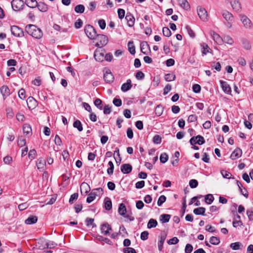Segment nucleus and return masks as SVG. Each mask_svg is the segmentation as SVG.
I'll use <instances>...</instances> for the list:
<instances>
[{
  "label": "nucleus",
  "mask_w": 253,
  "mask_h": 253,
  "mask_svg": "<svg viewBox=\"0 0 253 253\" xmlns=\"http://www.w3.org/2000/svg\"><path fill=\"white\" fill-rule=\"evenodd\" d=\"M78 193H74L73 194L71 195V196H70V198L69 199V203L70 204H72L74 203V202L75 200H76L78 198Z\"/></svg>",
  "instance_id": "nucleus-54"
},
{
  "label": "nucleus",
  "mask_w": 253,
  "mask_h": 253,
  "mask_svg": "<svg viewBox=\"0 0 253 253\" xmlns=\"http://www.w3.org/2000/svg\"><path fill=\"white\" fill-rule=\"evenodd\" d=\"M27 103L30 109H33L38 105V102L33 97L30 96L27 100Z\"/></svg>",
  "instance_id": "nucleus-10"
},
{
  "label": "nucleus",
  "mask_w": 253,
  "mask_h": 253,
  "mask_svg": "<svg viewBox=\"0 0 253 253\" xmlns=\"http://www.w3.org/2000/svg\"><path fill=\"white\" fill-rule=\"evenodd\" d=\"M206 211V209L204 207H199L195 209L193 211V212L196 215H205V212Z\"/></svg>",
  "instance_id": "nucleus-31"
},
{
  "label": "nucleus",
  "mask_w": 253,
  "mask_h": 253,
  "mask_svg": "<svg viewBox=\"0 0 253 253\" xmlns=\"http://www.w3.org/2000/svg\"><path fill=\"white\" fill-rule=\"evenodd\" d=\"M25 3L23 0H12L11 2L12 8L13 10L17 11L22 9Z\"/></svg>",
  "instance_id": "nucleus-4"
},
{
  "label": "nucleus",
  "mask_w": 253,
  "mask_h": 253,
  "mask_svg": "<svg viewBox=\"0 0 253 253\" xmlns=\"http://www.w3.org/2000/svg\"><path fill=\"white\" fill-rule=\"evenodd\" d=\"M175 75L173 74L168 73L165 76V80L167 82H170L175 80Z\"/></svg>",
  "instance_id": "nucleus-45"
},
{
  "label": "nucleus",
  "mask_w": 253,
  "mask_h": 253,
  "mask_svg": "<svg viewBox=\"0 0 253 253\" xmlns=\"http://www.w3.org/2000/svg\"><path fill=\"white\" fill-rule=\"evenodd\" d=\"M242 150L239 148H237L235 149L234 150V151L232 153V154L230 156V158L232 160H235L241 157L242 156Z\"/></svg>",
  "instance_id": "nucleus-13"
},
{
  "label": "nucleus",
  "mask_w": 253,
  "mask_h": 253,
  "mask_svg": "<svg viewBox=\"0 0 253 253\" xmlns=\"http://www.w3.org/2000/svg\"><path fill=\"white\" fill-rule=\"evenodd\" d=\"M242 43L243 47L247 50H249L251 48V43L249 41L246 39L242 40Z\"/></svg>",
  "instance_id": "nucleus-33"
},
{
  "label": "nucleus",
  "mask_w": 253,
  "mask_h": 253,
  "mask_svg": "<svg viewBox=\"0 0 253 253\" xmlns=\"http://www.w3.org/2000/svg\"><path fill=\"white\" fill-rule=\"evenodd\" d=\"M153 142L155 144H160L162 142V138L159 135H155L153 138Z\"/></svg>",
  "instance_id": "nucleus-57"
},
{
  "label": "nucleus",
  "mask_w": 253,
  "mask_h": 253,
  "mask_svg": "<svg viewBox=\"0 0 253 253\" xmlns=\"http://www.w3.org/2000/svg\"><path fill=\"white\" fill-rule=\"evenodd\" d=\"M104 80L106 83L110 84L113 82L114 77L111 70L109 69H106L104 71Z\"/></svg>",
  "instance_id": "nucleus-6"
},
{
  "label": "nucleus",
  "mask_w": 253,
  "mask_h": 253,
  "mask_svg": "<svg viewBox=\"0 0 253 253\" xmlns=\"http://www.w3.org/2000/svg\"><path fill=\"white\" fill-rule=\"evenodd\" d=\"M85 9V7L83 4H78L75 7L74 10L76 12L78 13H84Z\"/></svg>",
  "instance_id": "nucleus-40"
},
{
  "label": "nucleus",
  "mask_w": 253,
  "mask_h": 253,
  "mask_svg": "<svg viewBox=\"0 0 253 253\" xmlns=\"http://www.w3.org/2000/svg\"><path fill=\"white\" fill-rule=\"evenodd\" d=\"M18 96L19 98L23 100L25 98V90L24 89L22 88L19 90Z\"/></svg>",
  "instance_id": "nucleus-62"
},
{
  "label": "nucleus",
  "mask_w": 253,
  "mask_h": 253,
  "mask_svg": "<svg viewBox=\"0 0 253 253\" xmlns=\"http://www.w3.org/2000/svg\"><path fill=\"white\" fill-rule=\"evenodd\" d=\"M0 93L4 99L6 98L10 95V89L6 85L2 86L0 88Z\"/></svg>",
  "instance_id": "nucleus-17"
},
{
  "label": "nucleus",
  "mask_w": 253,
  "mask_h": 253,
  "mask_svg": "<svg viewBox=\"0 0 253 253\" xmlns=\"http://www.w3.org/2000/svg\"><path fill=\"white\" fill-rule=\"evenodd\" d=\"M149 233L147 231L142 232L140 235V239L142 240H146L148 238Z\"/></svg>",
  "instance_id": "nucleus-64"
},
{
  "label": "nucleus",
  "mask_w": 253,
  "mask_h": 253,
  "mask_svg": "<svg viewBox=\"0 0 253 253\" xmlns=\"http://www.w3.org/2000/svg\"><path fill=\"white\" fill-rule=\"evenodd\" d=\"M84 32L90 39H94L97 34L94 27L90 25H87L84 27Z\"/></svg>",
  "instance_id": "nucleus-3"
},
{
  "label": "nucleus",
  "mask_w": 253,
  "mask_h": 253,
  "mask_svg": "<svg viewBox=\"0 0 253 253\" xmlns=\"http://www.w3.org/2000/svg\"><path fill=\"white\" fill-rule=\"evenodd\" d=\"M241 246H242V244L240 242L233 243L230 245V248L233 250H238L240 249Z\"/></svg>",
  "instance_id": "nucleus-43"
},
{
  "label": "nucleus",
  "mask_w": 253,
  "mask_h": 253,
  "mask_svg": "<svg viewBox=\"0 0 253 253\" xmlns=\"http://www.w3.org/2000/svg\"><path fill=\"white\" fill-rule=\"evenodd\" d=\"M118 17L120 19H122L125 15V11L124 9L119 8L118 9Z\"/></svg>",
  "instance_id": "nucleus-63"
},
{
  "label": "nucleus",
  "mask_w": 253,
  "mask_h": 253,
  "mask_svg": "<svg viewBox=\"0 0 253 253\" xmlns=\"http://www.w3.org/2000/svg\"><path fill=\"white\" fill-rule=\"evenodd\" d=\"M124 253H137L135 250L132 248L127 247L123 249Z\"/></svg>",
  "instance_id": "nucleus-61"
},
{
  "label": "nucleus",
  "mask_w": 253,
  "mask_h": 253,
  "mask_svg": "<svg viewBox=\"0 0 253 253\" xmlns=\"http://www.w3.org/2000/svg\"><path fill=\"white\" fill-rule=\"evenodd\" d=\"M198 185V182L196 179H191L189 181V186L191 188H196Z\"/></svg>",
  "instance_id": "nucleus-55"
},
{
  "label": "nucleus",
  "mask_w": 253,
  "mask_h": 253,
  "mask_svg": "<svg viewBox=\"0 0 253 253\" xmlns=\"http://www.w3.org/2000/svg\"><path fill=\"white\" fill-rule=\"evenodd\" d=\"M96 37H97V40H99L100 44L104 46L107 43L108 39L105 35L99 34Z\"/></svg>",
  "instance_id": "nucleus-23"
},
{
  "label": "nucleus",
  "mask_w": 253,
  "mask_h": 253,
  "mask_svg": "<svg viewBox=\"0 0 253 253\" xmlns=\"http://www.w3.org/2000/svg\"><path fill=\"white\" fill-rule=\"evenodd\" d=\"M10 30L12 34L16 37H22L24 36L23 30L17 26H11Z\"/></svg>",
  "instance_id": "nucleus-5"
},
{
  "label": "nucleus",
  "mask_w": 253,
  "mask_h": 253,
  "mask_svg": "<svg viewBox=\"0 0 253 253\" xmlns=\"http://www.w3.org/2000/svg\"><path fill=\"white\" fill-rule=\"evenodd\" d=\"M197 12L200 18L203 21L208 20V13L205 8L202 6L197 7Z\"/></svg>",
  "instance_id": "nucleus-7"
},
{
  "label": "nucleus",
  "mask_w": 253,
  "mask_h": 253,
  "mask_svg": "<svg viewBox=\"0 0 253 253\" xmlns=\"http://www.w3.org/2000/svg\"><path fill=\"white\" fill-rule=\"evenodd\" d=\"M212 36L213 40L219 44H220V42L222 41V39L221 38L219 35L214 32H212Z\"/></svg>",
  "instance_id": "nucleus-47"
},
{
  "label": "nucleus",
  "mask_w": 253,
  "mask_h": 253,
  "mask_svg": "<svg viewBox=\"0 0 253 253\" xmlns=\"http://www.w3.org/2000/svg\"><path fill=\"white\" fill-rule=\"evenodd\" d=\"M125 19L127 21V26L129 27L133 26L135 23V18L134 16L129 12H127L125 17Z\"/></svg>",
  "instance_id": "nucleus-9"
},
{
  "label": "nucleus",
  "mask_w": 253,
  "mask_h": 253,
  "mask_svg": "<svg viewBox=\"0 0 253 253\" xmlns=\"http://www.w3.org/2000/svg\"><path fill=\"white\" fill-rule=\"evenodd\" d=\"M169 159V156L166 153H162L160 157L161 163L164 164L166 163Z\"/></svg>",
  "instance_id": "nucleus-44"
},
{
  "label": "nucleus",
  "mask_w": 253,
  "mask_h": 253,
  "mask_svg": "<svg viewBox=\"0 0 253 253\" xmlns=\"http://www.w3.org/2000/svg\"><path fill=\"white\" fill-rule=\"evenodd\" d=\"M118 212L122 216L125 215L126 212V209L124 204L121 203L120 204L118 209Z\"/></svg>",
  "instance_id": "nucleus-30"
},
{
  "label": "nucleus",
  "mask_w": 253,
  "mask_h": 253,
  "mask_svg": "<svg viewBox=\"0 0 253 253\" xmlns=\"http://www.w3.org/2000/svg\"><path fill=\"white\" fill-rule=\"evenodd\" d=\"M196 138L197 144L201 145L205 143V140L203 136L198 135L196 136Z\"/></svg>",
  "instance_id": "nucleus-52"
},
{
  "label": "nucleus",
  "mask_w": 253,
  "mask_h": 253,
  "mask_svg": "<svg viewBox=\"0 0 253 253\" xmlns=\"http://www.w3.org/2000/svg\"><path fill=\"white\" fill-rule=\"evenodd\" d=\"M25 31L29 35L36 39H40L42 36V30L35 25H27L25 27Z\"/></svg>",
  "instance_id": "nucleus-1"
},
{
  "label": "nucleus",
  "mask_w": 253,
  "mask_h": 253,
  "mask_svg": "<svg viewBox=\"0 0 253 253\" xmlns=\"http://www.w3.org/2000/svg\"><path fill=\"white\" fill-rule=\"evenodd\" d=\"M132 87L131 81L127 79L126 83H124L122 85L121 90L123 92H126L129 90Z\"/></svg>",
  "instance_id": "nucleus-18"
},
{
  "label": "nucleus",
  "mask_w": 253,
  "mask_h": 253,
  "mask_svg": "<svg viewBox=\"0 0 253 253\" xmlns=\"http://www.w3.org/2000/svg\"><path fill=\"white\" fill-rule=\"evenodd\" d=\"M163 34L165 37H169L171 36V32L168 27H165L163 28Z\"/></svg>",
  "instance_id": "nucleus-49"
},
{
  "label": "nucleus",
  "mask_w": 253,
  "mask_h": 253,
  "mask_svg": "<svg viewBox=\"0 0 253 253\" xmlns=\"http://www.w3.org/2000/svg\"><path fill=\"white\" fill-rule=\"evenodd\" d=\"M132 167L129 164H123L121 167V170L124 174L129 173L132 171Z\"/></svg>",
  "instance_id": "nucleus-12"
},
{
  "label": "nucleus",
  "mask_w": 253,
  "mask_h": 253,
  "mask_svg": "<svg viewBox=\"0 0 253 253\" xmlns=\"http://www.w3.org/2000/svg\"><path fill=\"white\" fill-rule=\"evenodd\" d=\"M37 155V152L35 149L30 150L28 153V157L29 159L33 160L35 159L36 155Z\"/></svg>",
  "instance_id": "nucleus-58"
},
{
  "label": "nucleus",
  "mask_w": 253,
  "mask_h": 253,
  "mask_svg": "<svg viewBox=\"0 0 253 253\" xmlns=\"http://www.w3.org/2000/svg\"><path fill=\"white\" fill-rule=\"evenodd\" d=\"M105 51L104 49L96 50L94 53V57L95 59L98 62H102L104 59V54Z\"/></svg>",
  "instance_id": "nucleus-8"
},
{
  "label": "nucleus",
  "mask_w": 253,
  "mask_h": 253,
  "mask_svg": "<svg viewBox=\"0 0 253 253\" xmlns=\"http://www.w3.org/2000/svg\"><path fill=\"white\" fill-rule=\"evenodd\" d=\"M166 201V197L164 195H161L159 198L158 202H157V205L158 206L160 207L162 205V204L165 203Z\"/></svg>",
  "instance_id": "nucleus-51"
},
{
  "label": "nucleus",
  "mask_w": 253,
  "mask_h": 253,
  "mask_svg": "<svg viewBox=\"0 0 253 253\" xmlns=\"http://www.w3.org/2000/svg\"><path fill=\"white\" fill-rule=\"evenodd\" d=\"M192 89L194 92L198 93L201 91V87L199 84H194L192 86Z\"/></svg>",
  "instance_id": "nucleus-59"
},
{
  "label": "nucleus",
  "mask_w": 253,
  "mask_h": 253,
  "mask_svg": "<svg viewBox=\"0 0 253 253\" xmlns=\"http://www.w3.org/2000/svg\"><path fill=\"white\" fill-rule=\"evenodd\" d=\"M73 127L77 128L79 131H82L83 130L82 124L80 121L77 120L73 123Z\"/></svg>",
  "instance_id": "nucleus-35"
},
{
  "label": "nucleus",
  "mask_w": 253,
  "mask_h": 253,
  "mask_svg": "<svg viewBox=\"0 0 253 253\" xmlns=\"http://www.w3.org/2000/svg\"><path fill=\"white\" fill-rule=\"evenodd\" d=\"M201 46L202 47V53L203 55H206L209 52V49H210V48L207 44L203 43L201 44Z\"/></svg>",
  "instance_id": "nucleus-39"
},
{
  "label": "nucleus",
  "mask_w": 253,
  "mask_h": 253,
  "mask_svg": "<svg viewBox=\"0 0 253 253\" xmlns=\"http://www.w3.org/2000/svg\"><path fill=\"white\" fill-rule=\"evenodd\" d=\"M220 84L223 91L227 94H230L231 92V88L227 82L223 81H220Z\"/></svg>",
  "instance_id": "nucleus-15"
},
{
  "label": "nucleus",
  "mask_w": 253,
  "mask_h": 253,
  "mask_svg": "<svg viewBox=\"0 0 253 253\" xmlns=\"http://www.w3.org/2000/svg\"><path fill=\"white\" fill-rule=\"evenodd\" d=\"M23 131L24 133L29 134L32 133V128L30 125L28 124H25L23 126Z\"/></svg>",
  "instance_id": "nucleus-38"
},
{
  "label": "nucleus",
  "mask_w": 253,
  "mask_h": 253,
  "mask_svg": "<svg viewBox=\"0 0 253 253\" xmlns=\"http://www.w3.org/2000/svg\"><path fill=\"white\" fill-rule=\"evenodd\" d=\"M102 101L99 98H96L94 101V104L95 106H96L100 110H102L103 107L102 106Z\"/></svg>",
  "instance_id": "nucleus-48"
},
{
  "label": "nucleus",
  "mask_w": 253,
  "mask_h": 253,
  "mask_svg": "<svg viewBox=\"0 0 253 253\" xmlns=\"http://www.w3.org/2000/svg\"><path fill=\"white\" fill-rule=\"evenodd\" d=\"M158 225V222L156 219H154L153 218H151L149 220L148 224H147V228H154L157 226Z\"/></svg>",
  "instance_id": "nucleus-34"
},
{
  "label": "nucleus",
  "mask_w": 253,
  "mask_h": 253,
  "mask_svg": "<svg viewBox=\"0 0 253 253\" xmlns=\"http://www.w3.org/2000/svg\"><path fill=\"white\" fill-rule=\"evenodd\" d=\"M80 189L82 194L83 193V191H84L85 195L87 194L90 190V187L89 185L85 182H84L81 184L80 186Z\"/></svg>",
  "instance_id": "nucleus-22"
},
{
  "label": "nucleus",
  "mask_w": 253,
  "mask_h": 253,
  "mask_svg": "<svg viewBox=\"0 0 253 253\" xmlns=\"http://www.w3.org/2000/svg\"><path fill=\"white\" fill-rule=\"evenodd\" d=\"M241 20L246 28L249 29L251 27V21L246 16L242 15L241 17Z\"/></svg>",
  "instance_id": "nucleus-16"
},
{
  "label": "nucleus",
  "mask_w": 253,
  "mask_h": 253,
  "mask_svg": "<svg viewBox=\"0 0 253 253\" xmlns=\"http://www.w3.org/2000/svg\"><path fill=\"white\" fill-rule=\"evenodd\" d=\"M37 7L40 11L43 12L47 11L48 9V5L42 1L38 2Z\"/></svg>",
  "instance_id": "nucleus-21"
},
{
  "label": "nucleus",
  "mask_w": 253,
  "mask_h": 253,
  "mask_svg": "<svg viewBox=\"0 0 253 253\" xmlns=\"http://www.w3.org/2000/svg\"><path fill=\"white\" fill-rule=\"evenodd\" d=\"M212 68H214L216 71H220L221 70V65L219 62H212L211 64Z\"/></svg>",
  "instance_id": "nucleus-53"
},
{
  "label": "nucleus",
  "mask_w": 253,
  "mask_h": 253,
  "mask_svg": "<svg viewBox=\"0 0 253 253\" xmlns=\"http://www.w3.org/2000/svg\"><path fill=\"white\" fill-rule=\"evenodd\" d=\"M178 3L184 9L187 10L190 9V5L187 0H177Z\"/></svg>",
  "instance_id": "nucleus-27"
},
{
  "label": "nucleus",
  "mask_w": 253,
  "mask_h": 253,
  "mask_svg": "<svg viewBox=\"0 0 253 253\" xmlns=\"http://www.w3.org/2000/svg\"><path fill=\"white\" fill-rule=\"evenodd\" d=\"M45 161L43 158H39L37 161V167L38 169L40 170H43L45 166Z\"/></svg>",
  "instance_id": "nucleus-19"
},
{
  "label": "nucleus",
  "mask_w": 253,
  "mask_h": 253,
  "mask_svg": "<svg viewBox=\"0 0 253 253\" xmlns=\"http://www.w3.org/2000/svg\"><path fill=\"white\" fill-rule=\"evenodd\" d=\"M103 194V190L102 188H98L93 189L88 194V197L86 198V202L87 203H90L95 199L96 196H99Z\"/></svg>",
  "instance_id": "nucleus-2"
},
{
  "label": "nucleus",
  "mask_w": 253,
  "mask_h": 253,
  "mask_svg": "<svg viewBox=\"0 0 253 253\" xmlns=\"http://www.w3.org/2000/svg\"><path fill=\"white\" fill-rule=\"evenodd\" d=\"M149 49H150V46L147 42H142L140 43V50L144 54H147V53L146 52V50Z\"/></svg>",
  "instance_id": "nucleus-25"
},
{
  "label": "nucleus",
  "mask_w": 253,
  "mask_h": 253,
  "mask_svg": "<svg viewBox=\"0 0 253 253\" xmlns=\"http://www.w3.org/2000/svg\"><path fill=\"white\" fill-rule=\"evenodd\" d=\"M167 237L166 233H161L159 238L160 240L158 241V246L159 251H162L163 248V245Z\"/></svg>",
  "instance_id": "nucleus-14"
},
{
  "label": "nucleus",
  "mask_w": 253,
  "mask_h": 253,
  "mask_svg": "<svg viewBox=\"0 0 253 253\" xmlns=\"http://www.w3.org/2000/svg\"><path fill=\"white\" fill-rule=\"evenodd\" d=\"M222 15L226 21L230 22L233 20V16L232 14L227 11H223Z\"/></svg>",
  "instance_id": "nucleus-24"
},
{
  "label": "nucleus",
  "mask_w": 253,
  "mask_h": 253,
  "mask_svg": "<svg viewBox=\"0 0 253 253\" xmlns=\"http://www.w3.org/2000/svg\"><path fill=\"white\" fill-rule=\"evenodd\" d=\"M171 215L168 214H163L160 216V220L162 223L168 222L170 218Z\"/></svg>",
  "instance_id": "nucleus-32"
},
{
  "label": "nucleus",
  "mask_w": 253,
  "mask_h": 253,
  "mask_svg": "<svg viewBox=\"0 0 253 253\" xmlns=\"http://www.w3.org/2000/svg\"><path fill=\"white\" fill-rule=\"evenodd\" d=\"M24 3L28 7L32 8L36 7L38 4V2L36 0H25Z\"/></svg>",
  "instance_id": "nucleus-28"
},
{
  "label": "nucleus",
  "mask_w": 253,
  "mask_h": 253,
  "mask_svg": "<svg viewBox=\"0 0 253 253\" xmlns=\"http://www.w3.org/2000/svg\"><path fill=\"white\" fill-rule=\"evenodd\" d=\"M210 243L213 245H217L220 243L219 238L215 236H212L210 239Z\"/></svg>",
  "instance_id": "nucleus-42"
},
{
  "label": "nucleus",
  "mask_w": 253,
  "mask_h": 253,
  "mask_svg": "<svg viewBox=\"0 0 253 253\" xmlns=\"http://www.w3.org/2000/svg\"><path fill=\"white\" fill-rule=\"evenodd\" d=\"M101 233L104 235L109 234V231L112 230L111 226L107 222L103 223L100 228Z\"/></svg>",
  "instance_id": "nucleus-11"
},
{
  "label": "nucleus",
  "mask_w": 253,
  "mask_h": 253,
  "mask_svg": "<svg viewBox=\"0 0 253 253\" xmlns=\"http://www.w3.org/2000/svg\"><path fill=\"white\" fill-rule=\"evenodd\" d=\"M94 219L93 218L87 217L85 219V222L86 223V225L89 226L90 225H92V227H95L96 225L93 223Z\"/></svg>",
  "instance_id": "nucleus-60"
},
{
  "label": "nucleus",
  "mask_w": 253,
  "mask_h": 253,
  "mask_svg": "<svg viewBox=\"0 0 253 253\" xmlns=\"http://www.w3.org/2000/svg\"><path fill=\"white\" fill-rule=\"evenodd\" d=\"M231 5L234 10L239 12L241 10V4L238 0H235L233 2H231Z\"/></svg>",
  "instance_id": "nucleus-20"
},
{
  "label": "nucleus",
  "mask_w": 253,
  "mask_h": 253,
  "mask_svg": "<svg viewBox=\"0 0 253 253\" xmlns=\"http://www.w3.org/2000/svg\"><path fill=\"white\" fill-rule=\"evenodd\" d=\"M214 199L213 195L211 194H207L205 197V201L209 205L211 204L214 201Z\"/></svg>",
  "instance_id": "nucleus-37"
},
{
  "label": "nucleus",
  "mask_w": 253,
  "mask_h": 253,
  "mask_svg": "<svg viewBox=\"0 0 253 253\" xmlns=\"http://www.w3.org/2000/svg\"><path fill=\"white\" fill-rule=\"evenodd\" d=\"M128 49L130 53L134 55L135 53V47L133 41H129L127 43Z\"/></svg>",
  "instance_id": "nucleus-29"
},
{
  "label": "nucleus",
  "mask_w": 253,
  "mask_h": 253,
  "mask_svg": "<svg viewBox=\"0 0 253 253\" xmlns=\"http://www.w3.org/2000/svg\"><path fill=\"white\" fill-rule=\"evenodd\" d=\"M105 202L104 204L105 208L107 211H110L112 208V202L110 198L106 197L105 198Z\"/></svg>",
  "instance_id": "nucleus-36"
},
{
  "label": "nucleus",
  "mask_w": 253,
  "mask_h": 253,
  "mask_svg": "<svg viewBox=\"0 0 253 253\" xmlns=\"http://www.w3.org/2000/svg\"><path fill=\"white\" fill-rule=\"evenodd\" d=\"M220 172L223 177L225 178H231L232 175L230 172L225 170H221Z\"/></svg>",
  "instance_id": "nucleus-50"
},
{
  "label": "nucleus",
  "mask_w": 253,
  "mask_h": 253,
  "mask_svg": "<svg viewBox=\"0 0 253 253\" xmlns=\"http://www.w3.org/2000/svg\"><path fill=\"white\" fill-rule=\"evenodd\" d=\"M163 107L161 105H158L155 108V112L157 116H160L163 114Z\"/></svg>",
  "instance_id": "nucleus-41"
},
{
  "label": "nucleus",
  "mask_w": 253,
  "mask_h": 253,
  "mask_svg": "<svg viewBox=\"0 0 253 253\" xmlns=\"http://www.w3.org/2000/svg\"><path fill=\"white\" fill-rule=\"evenodd\" d=\"M97 239L99 241H104L109 245H111L112 241L107 238L104 237L102 236H98Z\"/></svg>",
  "instance_id": "nucleus-56"
},
{
  "label": "nucleus",
  "mask_w": 253,
  "mask_h": 253,
  "mask_svg": "<svg viewBox=\"0 0 253 253\" xmlns=\"http://www.w3.org/2000/svg\"><path fill=\"white\" fill-rule=\"evenodd\" d=\"M38 217L35 215H31L25 221V223L27 224H32L37 222Z\"/></svg>",
  "instance_id": "nucleus-26"
},
{
  "label": "nucleus",
  "mask_w": 253,
  "mask_h": 253,
  "mask_svg": "<svg viewBox=\"0 0 253 253\" xmlns=\"http://www.w3.org/2000/svg\"><path fill=\"white\" fill-rule=\"evenodd\" d=\"M222 41L227 44H231V45L234 43V41H233V39L229 36H224L223 37V39H222Z\"/></svg>",
  "instance_id": "nucleus-46"
}]
</instances>
